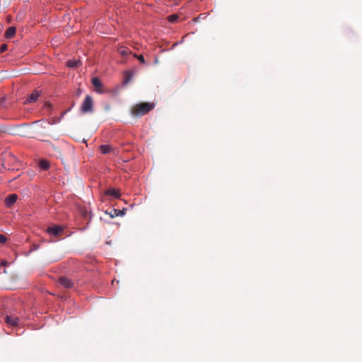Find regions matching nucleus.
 Masks as SVG:
<instances>
[{
	"mask_svg": "<svg viewBox=\"0 0 362 362\" xmlns=\"http://www.w3.org/2000/svg\"><path fill=\"white\" fill-rule=\"evenodd\" d=\"M154 108V104L151 103H141L134 105L131 110L133 116L141 117L147 114Z\"/></svg>",
	"mask_w": 362,
	"mask_h": 362,
	"instance_id": "obj_1",
	"label": "nucleus"
},
{
	"mask_svg": "<svg viewBox=\"0 0 362 362\" xmlns=\"http://www.w3.org/2000/svg\"><path fill=\"white\" fill-rule=\"evenodd\" d=\"M93 107V100L91 96L86 95L81 106V111L83 113L91 112Z\"/></svg>",
	"mask_w": 362,
	"mask_h": 362,
	"instance_id": "obj_2",
	"label": "nucleus"
},
{
	"mask_svg": "<svg viewBox=\"0 0 362 362\" xmlns=\"http://www.w3.org/2000/svg\"><path fill=\"white\" fill-rule=\"evenodd\" d=\"M92 84L95 88V91H96L98 93H104V90L103 88V83L98 78H97V77L93 78Z\"/></svg>",
	"mask_w": 362,
	"mask_h": 362,
	"instance_id": "obj_3",
	"label": "nucleus"
},
{
	"mask_svg": "<svg viewBox=\"0 0 362 362\" xmlns=\"http://www.w3.org/2000/svg\"><path fill=\"white\" fill-rule=\"evenodd\" d=\"M5 322L11 326H17L20 322V319L19 317L13 315H6L5 317Z\"/></svg>",
	"mask_w": 362,
	"mask_h": 362,
	"instance_id": "obj_4",
	"label": "nucleus"
},
{
	"mask_svg": "<svg viewBox=\"0 0 362 362\" xmlns=\"http://www.w3.org/2000/svg\"><path fill=\"white\" fill-rule=\"evenodd\" d=\"M59 282L66 288H70L74 285L72 281L70 279L65 276L60 277L59 279Z\"/></svg>",
	"mask_w": 362,
	"mask_h": 362,
	"instance_id": "obj_5",
	"label": "nucleus"
},
{
	"mask_svg": "<svg viewBox=\"0 0 362 362\" xmlns=\"http://www.w3.org/2000/svg\"><path fill=\"white\" fill-rule=\"evenodd\" d=\"M17 198H18V196L16 194H12L8 195L5 199V204L8 207H11L16 203Z\"/></svg>",
	"mask_w": 362,
	"mask_h": 362,
	"instance_id": "obj_6",
	"label": "nucleus"
},
{
	"mask_svg": "<svg viewBox=\"0 0 362 362\" xmlns=\"http://www.w3.org/2000/svg\"><path fill=\"white\" fill-rule=\"evenodd\" d=\"M62 228L60 226H52L49 227L47 230L49 234H52L54 236H59L62 232Z\"/></svg>",
	"mask_w": 362,
	"mask_h": 362,
	"instance_id": "obj_7",
	"label": "nucleus"
},
{
	"mask_svg": "<svg viewBox=\"0 0 362 362\" xmlns=\"http://www.w3.org/2000/svg\"><path fill=\"white\" fill-rule=\"evenodd\" d=\"M40 93L38 90H34L26 100V103H34L39 98Z\"/></svg>",
	"mask_w": 362,
	"mask_h": 362,
	"instance_id": "obj_8",
	"label": "nucleus"
},
{
	"mask_svg": "<svg viewBox=\"0 0 362 362\" xmlns=\"http://www.w3.org/2000/svg\"><path fill=\"white\" fill-rule=\"evenodd\" d=\"M16 32V28L14 26L9 27L5 33V37L8 39L13 37Z\"/></svg>",
	"mask_w": 362,
	"mask_h": 362,
	"instance_id": "obj_9",
	"label": "nucleus"
},
{
	"mask_svg": "<svg viewBox=\"0 0 362 362\" xmlns=\"http://www.w3.org/2000/svg\"><path fill=\"white\" fill-rule=\"evenodd\" d=\"M38 165L42 170H47L49 168L50 164L47 160L42 159L38 162Z\"/></svg>",
	"mask_w": 362,
	"mask_h": 362,
	"instance_id": "obj_10",
	"label": "nucleus"
},
{
	"mask_svg": "<svg viewBox=\"0 0 362 362\" xmlns=\"http://www.w3.org/2000/svg\"><path fill=\"white\" fill-rule=\"evenodd\" d=\"M107 195H110V196H112L115 198H119V196H120V193L119 192V190L115 189V188H111V189H109L106 193H105Z\"/></svg>",
	"mask_w": 362,
	"mask_h": 362,
	"instance_id": "obj_11",
	"label": "nucleus"
},
{
	"mask_svg": "<svg viewBox=\"0 0 362 362\" xmlns=\"http://www.w3.org/2000/svg\"><path fill=\"white\" fill-rule=\"evenodd\" d=\"M80 64H81L80 60H69L66 62L67 66L69 67H71V68L77 67V66H78V65Z\"/></svg>",
	"mask_w": 362,
	"mask_h": 362,
	"instance_id": "obj_12",
	"label": "nucleus"
},
{
	"mask_svg": "<svg viewBox=\"0 0 362 362\" xmlns=\"http://www.w3.org/2000/svg\"><path fill=\"white\" fill-rule=\"evenodd\" d=\"M118 52L123 57L127 56L131 54L132 52L126 47H120L118 49Z\"/></svg>",
	"mask_w": 362,
	"mask_h": 362,
	"instance_id": "obj_13",
	"label": "nucleus"
},
{
	"mask_svg": "<svg viewBox=\"0 0 362 362\" xmlns=\"http://www.w3.org/2000/svg\"><path fill=\"white\" fill-rule=\"evenodd\" d=\"M100 149L103 153L106 154L111 151L112 147L109 145H101Z\"/></svg>",
	"mask_w": 362,
	"mask_h": 362,
	"instance_id": "obj_14",
	"label": "nucleus"
},
{
	"mask_svg": "<svg viewBox=\"0 0 362 362\" xmlns=\"http://www.w3.org/2000/svg\"><path fill=\"white\" fill-rule=\"evenodd\" d=\"M132 77V74L129 71H126L124 73V83H125V84L128 83L131 81Z\"/></svg>",
	"mask_w": 362,
	"mask_h": 362,
	"instance_id": "obj_15",
	"label": "nucleus"
},
{
	"mask_svg": "<svg viewBox=\"0 0 362 362\" xmlns=\"http://www.w3.org/2000/svg\"><path fill=\"white\" fill-rule=\"evenodd\" d=\"M125 209H123L122 210L119 209H114V214H111L112 217L118 216H122L124 214Z\"/></svg>",
	"mask_w": 362,
	"mask_h": 362,
	"instance_id": "obj_16",
	"label": "nucleus"
},
{
	"mask_svg": "<svg viewBox=\"0 0 362 362\" xmlns=\"http://www.w3.org/2000/svg\"><path fill=\"white\" fill-rule=\"evenodd\" d=\"M134 57L135 58H136L139 61L140 63L145 64L146 62H145V59H144V56L142 54L138 55V54H134Z\"/></svg>",
	"mask_w": 362,
	"mask_h": 362,
	"instance_id": "obj_17",
	"label": "nucleus"
},
{
	"mask_svg": "<svg viewBox=\"0 0 362 362\" xmlns=\"http://www.w3.org/2000/svg\"><path fill=\"white\" fill-rule=\"evenodd\" d=\"M8 49V45L6 44H3L1 47H0V52L1 53H4V52H6V50Z\"/></svg>",
	"mask_w": 362,
	"mask_h": 362,
	"instance_id": "obj_18",
	"label": "nucleus"
},
{
	"mask_svg": "<svg viewBox=\"0 0 362 362\" xmlns=\"http://www.w3.org/2000/svg\"><path fill=\"white\" fill-rule=\"evenodd\" d=\"M7 241V238L2 234H0V243H5Z\"/></svg>",
	"mask_w": 362,
	"mask_h": 362,
	"instance_id": "obj_19",
	"label": "nucleus"
},
{
	"mask_svg": "<svg viewBox=\"0 0 362 362\" xmlns=\"http://www.w3.org/2000/svg\"><path fill=\"white\" fill-rule=\"evenodd\" d=\"M178 16L177 15H171L169 16V21L174 22L177 20Z\"/></svg>",
	"mask_w": 362,
	"mask_h": 362,
	"instance_id": "obj_20",
	"label": "nucleus"
},
{
	"mask_svg": "<svg viewBox=\"0 0 362 362\" xmlns=\"http://www.w3.org/2000/svg\"><path fill=\"white\" fill-rule=\"evenodd\" d=\"M7 264H8V262H7V261H6V260H2V261L1 262V263H0V265H1V266H3V267L6 266Z\"/></svg>",
	"mask_w": 362,
	"mask_h": 362,
	"instance_id": "obj_21",
	"label": "nucleus"
},
{
	"mask_svg": "<svg viewBox=\"0 0 362 362\" xmlns=\"http://www.w3.org/2000/svg\"><path fill=\"white\" fill-rule=\"evenodd\" d=\"M4 101H5V98L0 99V105H2L3 103H4Z\"/></svg>",
	"mask_w": 362,
	"mask_h": 362,
	"instance_id": "obj_22",
	"label": "nucleus"
}]
</instances>
